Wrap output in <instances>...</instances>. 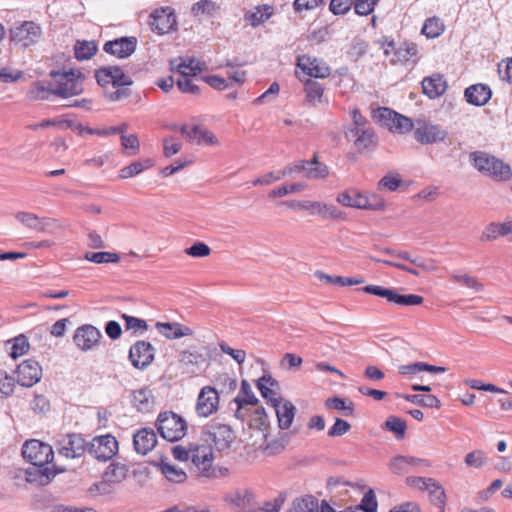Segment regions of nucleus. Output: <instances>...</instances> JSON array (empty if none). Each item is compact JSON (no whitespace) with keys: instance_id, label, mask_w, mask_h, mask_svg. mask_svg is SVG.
Listing matches in <instances>:
<instances>
[{"instance_id":"42","label":"nucleus","mask_w":512,"mask_h":512,"mask_svg":"<svg viewBox=\"0 0 512 512\" xmlns=\"http://www.w3.org/2000/svg\"><path fill=\"white\" fill-rule=\"evenodd\" d=\"M234 402L237 404V417H240L238 413L242 405H256L258 403L257 397L253 393L250 384L246 380L242 381L240 392L234 399Z\"/></svg>"},{"instance_id":"28","label":"nucleus","mask_w":512,"mask_h":512,"mask_svg":"<svg viewBox=\"0 0 512 512\" xmlns=\"http://www.w3.org/2000/svg\"><path fill=\"white\" fill-rule=\"evenodd\" d=\"M157 443V437L153 429L142 428L133 435V444L137 453L146 455Z\"/></svg>"},{"instance_id":"21","label":"nucleus","mask_w":512,"mask_h":512,"mask_svg":"<svg viewBox=\"0 0 512 512\" xmlns=\"http://www.w3.org/2000/svg\"><path fill=\"white\" fill-rule=\"evenodd\" d=\"M42 367L35 360L28 359L17 367V383L23 387H32L40 381Z\"/></svg>"},{"instance_id":"20","label":"nucleus","mask_w":512,"mask_h":512,"mask_svg":"<svg viewBox=\"0 0 512 512\" xmlns=\"http://www.w3.org/2000/svg\"><path fill=\"white\" fill-rule=\"evenodd\" d=\"M136 47V37L126 36L107 41L103 46V50L107 54L113 55L120 59H125L135 52Z\"/></svg>"},{"instance_id":"40","label":"nucleus","mask_w":512,"mask_h":512,"mask_svg":"<svg viewBox=\"0 0 512 512\" xmlns=\"http://www.w3.org/2000/svg\"><path fill=\"white\" fill-rule=\"evenodd\" d=\"M219 10V5L212 0H200L191 7V14L195 18L213 17Z\"/></svg>"},{"instance_id":"55","label":"nucleus","mask_w":512,"mask_h":512,"mask_svg":"<svg viewBox=\"0 0 512 512\" xmlns=\"http://www.w3.org/2000/svg\"><path fill=\"white\" fill-rule=\"evenodd\" d=\"M451 279L455 282L462 284L463 286L474 290L475 292H481L484 290V285L480 283L477 278L468 274H457L451 275Z\"/></svg>"},{"instance_id":"25","label":"nucleus","mask_w":512,"mask_h":512,"mask_svg":"<svg viewBox=\"0 0 512 512\" xmlns=\"http://www.w3.org/2000/svg\"><path fill=\"white\" fill-rule=\"evenodd\" d=\"M157 331L168 340H176L185 336H192L193 330L179 322H156Z\"/></svg>"},{"instance_id":"7","label":"nucleus","mask_w":512,"mask_h":512,"mask_svg":"<svg viewBox=\"0 0 512 512\" xmlns=\"http://www.w3.org/2000/svg\"><path fill=\"white\" fill-rule=\"evenodd\" d=\"M375 118L381 122L389 130H394L398 133H407L413 129V121L403 116L390 108L381 107L375 113Z\"/></svg>"},{"instance_id":"10","label":"nucleus","mask_w":512,"mask_h":512,"mask_svg":"<svg viewBox=\"0 0 512 512\" xmlns=\"http://www.w3.org/2000/svg\"><path fill=\"white\" fill-rule=\"evenodd\" d=\"M95 78L97 83L104 87H119V86H130L133 81L130 76L126 75L123 70L118 66H107L96 70Z\"/></svg>"},{"instance_id":"63","label":"nucleus","mask_w":512,"mask_h":512,"mask_svg":"<svg viewBox=\"0 0 512 512\" xmlns=\"http://www.w3.org/2000/svg\"><path fill=\"white\" fill-rule=\"evenodd\" d=\"M113 90L106 88L105 98L110 102L120 101L130 96L131 91L127 86L112 87Z\"/></svg>"},{"instance_id":"23","label":"nucleus","mask_w":512,"mask_h":512,"mask_svg":"<svg viewBox=\"0 0 512 512\" xmlns=\"http://www.w3.org/2000/svg\"><path fill=\"white\" fill-rule=\"evenodd\" d=\"M448 136L446 129L440 125L422 123L414 131V138L421 144H433L444 141Z\"/></svg>"},{"instance_id":"39","label":"nucleus","mask_w":512,"mask_h":512,"mask_svg":"<svg viewBox=\"0 0 512 512\" xmlns=\"http://www.w3.org/2000/svg\"><path fill=\"white\" fill-rule=\"evenodd\" d=\"M256 385L262 397L267 399L272 406L281 400V398L278 397V394L273 390V387L277 385V382L271 376H262L258 379Z\"/></svg>"},{"instance_id":"34","label":"nucleus","mask_w":512,"mask_h":512,"mask_svg":"<svg viewBox=\"0 0 512 512\" xmlns=\"http://www.w3.org/2000/svg\"><path fill=\"white\" fill-rule=\"evenodd\" d=\"M131 403L137 411L149 412L154 405L152 391L148 388H141L131 393Z\"/></svg>"},{"instance_id":"19","label":"nucleus","mask_w":512,"mask_h":512,"mask_svg":"<svg viewBox=\"0 0 512 512\" xmlns=\"http://www.w3.org/2000/svg\"><path fill=\"white\" fill-rule=\"evenodd\" d=\"M102 337L101 332L90 324L78 327L73 335L75 345L82 351L92 350Z\"/></svg>"},{"instance_id":"53","label":"nucleus","mask_w":512,"mask_h":512,"mask_svg":"<svg viewBox=\"0 0 512 512\" xmlns=\"http://www.w3.org/2000/svg\"><path fill=\"white\" fill-rule=\"evenodd\" d=\"M401 184L402 178L397 173L390 172L379 180L377 184V189L379 191L387 190L390 192H394L398 190Z\"/></svg>"},{"instance_id":"37","label":"nucleus","mask_w":512,"mask_h":512,"mask_svg":"<svg viewBox=\"0 0 512 512\" xmlns=\"http://www.w3.org/2000/svg\"><path fill=\"white\" fill-rule=\"evenodd\" d=\"M512 232V221L503 223L492 222L486 226L481 235V240L491 241L500 236H506Z\"/></svg>"},{"instance_id":"32","label":"nucleus","mask_w":512,"mask_h":512,"mask_svg":"<svg viewBox=\"0 0 512 512\" xmlns=\"http://www.w3.org/2000/svg\"><path fill=\"white\" fill-rule=\"evenodd\" d=\"M48 464L33 465L25 473L26 481L39 486H45L50 483L55 473L50 470Z\"/></svg>"},{"instance_id":"60","label":"nucleus","mask_w":512,"mask_h":512,"mask_svg":"<svg viewBox=\"0 0 512 512\" xmlns=\"http://www.w3.org/2000/svg\"><path fill=\"white\" fill-rule=\"evenodd\" d=\"M385 428L393 432L397 438H403L406 431V422L397 416H389Z\"/></svg>"},{"instance_id":"47","label":"nucleus","mask_w":512,"mask_h":512,"mask_svg":"<svg viewBox=\"0 0 512 512\" xmlns=\"http://www.w3.org/2000/svg\"><path fill=\"white\" fill-rule=\"evenodd\" d=\"M426 491L429 493L431 502L439 508L440 512H445L446 494L440 483L433 480Z\"/></svg>"},{"instance_id":"62","label":"nucleus","mask_w":512,"mask_h":512,"mask_svg":"<svg viewBox=\"0 0 512 512\" xmlns=\"http://www.w3.org/2000/svg\"><path fill=\"white\" fill-rule=\"evenodd\" d=\"M365 210H383L386 206L385 200L377 193L364 194Z\"/></svg>"},{"instance_id":"64","label":"nucleus","mask_w":512,"mask_h":512,"mask_svg":"<svg viewBox=\"0 0 512 512\" xmlns=\"http://www.w3.org/2000/svg\"><path fill=\"white\" fill-rule=\"evenodd\" d=\"M377 507L378 504L375 493L373 490L367 491L359 504V508L364 512H377Z\"/></svg>"},{"instance_id":"8","label":"nucleus","mask_w":512,"mask_h":512,"mask_svg":"<svg viewBox=\"0 0 512 512\" xmlns=\"http://www.w3.org/2000/svg\"><path fill=\"white\" fill-rule=\"evenodd\" d=\"M88 452L99 461H107L117 454L118 442L110 434L97 436L88 443Z\"/></svg>"},{"instance_id":"41","label":"nucleus","mask_w":512,"mask_h":512,"mask_svg":"<svg viewBox=\"0 0 512 512\" xmlns=\"http://www.w3.org/2000/svg\"><path fill=\"white\" fill-rule=\"evenodd\" d=\"M337 202L346 207L365 209L364 194L356 190L340 193L337 197Z\"/></svg>"},{"instance_id":"43","label":"nucleus","mask_w":512,"mask_h":512,"mask_svg":"<svg viewBox=\"0 0 512 512\" xmlns=\"http://www.w3.org/2000/svg\"><path fill=\"white\" fill-rule=\"evenodd\" d=\"M98 48L94 41L77 40L74 45V55L77 60L84 61L92 58Z\"/></svg>"},{"instance_id":"29","label":"nucleus","mask_w":512,"mask_h":512,"mask_svg":"<svg viewBox=\"0 0 512 512\" xmlns=\"http://www.w3.org/2000/svg\"><path fill=\"white\" fill-rule=\"evenodd\" d=\"M272 407L275 410L279 428H290L296 413V407L292 404V402L281 399Z\"/></svg>"},{"instance_id":"12","label":"nucleus","mask_w":512,"mask_h":512,"mask_svg":"<svg viewBox=\"0 0 512 512\" xmlns=\"http://www.w3.org/2000/svg\"><path fill=\"white\" fill-rule=\"evenodd\" d=\"M155 348L145 340H138L129 350V360L133 367L139 370L146 369L154 360Z\"/></svg>"},{"instance_id":"4","label":"nucleus","mask_w":512,"mask_h":512,"mask_svg":"<svg viewBox=\"0 0 512 512\" xmlns=\"http://www.w3.org/2000/svg\"><path fill=\"white\" fill-rule=\"evenodd\" d=\"M43 37V30L34 21H22L15 24L9 31L10 41L22 48L36 45Z\"/></svg>"},{"instance_id":"13","label":"nucleus","mask_w":512,"mask_h":512,"mask_svg":"<svg viewBox=\"0 0 512 512\" xmlns=\"http://www.w3.org/2000/svg\"><path fill=\"white\" fill-rule=\"evenodd\" d=\"M219 407L218 391L212 386H204L197 397L195 411L199 417L207 418Z\"/></svg>"},{"instance_id":"36","label":"nucleus","mask_w":512,"mask_h":512,"mask_svg":"<svg viewBox=\"0 0 512 512\" xmlns=\"http://www.w3.org/2000/svg\"><path fill=\"white\" fill-rule=\"evenodd\" d=\"M308 165H305L303 177L308 180L325 179L329 175V168L326 164L318 161L317 154H314L313 159L307 160Z\"/></svg>"},{"instance_id":"24","label":"nucleus","mask_w":512,"mask_h":512,"mask_svg":"<svg viewBox=\"0 0 512 512\" xmlns=\"http://www.w3.org/2000/svg\"><path fill=\"white\" fill-rule=\"evenodd\" d=\"M421 86L423 94L430 99L439 98L448 88L445 77L440 73H433L430 76L424 77Z\"/></svg>"},{"instance_id":"57","label":"nucleus","mask_w":512,"mask_h":512,"mask_svg":"<svg viewBox=\"0 0 512 512\" xmlns=\"http://www.w3.org/2000/svg\"><path fill=\"white\" fill-rule=\"evenodd\" d=\"M29 350V342L26 336L19 335L13 339V344L9 355L13 359H17L18 357L26 354Z\"/></svg>"},{"instance_id":"35","label":"nucleus","mask_w":512,"mask_h":512,"mask_svg":"<svg viewBox=\"0 0 512 512\" xmlns=\"http://www.w3.org/2000/svg\"><path fill=\"white\" fill-rule=\"evenodd\" d=\"M128 466L119 462L110 463L104 470L102 476L114 487L122 483L128 475Z\"/></svg>"},{"instance_id":"49","label":"nucleus","mask_w":512,"mask_h":512,"mask_svg":"<svg viewBox=\"0 0 512 512\" xmlns=\"http://www.w3.org/2000/svg\"><path fill=\"white\" fill-rule=\"evenodd\" d=\"M115 487L110 484L103 476H101V480L94 482L87 489V494L91 498H96L99 496H107L114 493Z\"/></svg>"},{"instance_id":"30","label":"nucleus","mask_w":512,"mask_h":512,"mask_svg":"<svg viewBox=\"0 0 512 512\" xmlns=\"http://www.w3.org/2000/svg\"><path fill=\"white\" fill-rule=\"evenodd\" d=\"M15 217L25 227L36 232L48 231L52 222V220L49 218L39 217L38 215L31 212H18Z\"/></svg>"},{"instance_id":"17","label":"nucleus","mask_w":512,"mask_h":512,"mask_svg":"<svg viewBox=\"0 0 512 512\" xmlns=\"http://www.w3.org/2000/svg\"><path fill=\"white\" fill-rule=\"evenodd\" d=\"M180 132L192 144L199 146H216L219 144L217 137L211 131L199 125H182Z\"/></svg>"},{"instance_id":"18","label":"nucleus","mask_w":512,"mask_h":512,"mask_svg":"<svg viewBox=\"0 0 512 512\" xmlns=\"http://www.w3.org/2000/svg\"><path fill=\"white\" fill-rule=\"evenodd\" d=\"M190 461L205 477L214 476L212 468L213 452L210 446L200 445L191 449Z\"/></svg>"},{"instance_id":"27","label":"nucleus","mask_w":512,"mask_h":512,"mask_svg":"<svg viewBox=\"0 0 512 512\" xmlns=\"http://www.w3.org/2000/svg\"><path fill=\"white\" fill-rule=\"evenodd\" d=\"M492 96L491 88L482 83L473 84L467 87L464 91L466 101L474 106L485 105Z\"/></svg>"},{"instance_id":"45","label":"nucleus","mask_w":512,"mask_h":512,"mask_svg":"<svg viewBox=\"0 0 512 512\" xmlns=\"http://www.w3.org/2000/svg\"><path fill=\"white\" fill-rule=\"evenodd\" d=\"M399 397H402L406 401L417 404L422 407L440 408L441 406L440 400L436 396L431 394H403L399 395Z\"/></svg>"},{"instance_id":"3","label":"nucleus","mask_w":512,"mask_h":512,"mask_svg":"<svg viewBox=\"0 0 512 512\" xmlns=\"http://www.w3.org/2000/svg\"><path fill=\"white\" fill-rule=\"evenodd\" d=\"M159 434L169 442L181 440L187 431L186 421L174 412L160 413L156 423Z\"/></svg>"},{"instance_id":"58","label":"nucleus","mask_w":512,"mask_h":512,"mask_svg":"<svg viewBox=\"0 0 512 512\" xmlns=\"http://www.w3.org/2000/svg\"><path fill=\"white\" fill-rule=\"evenodd\" d=\"M121 318L124 321L125 329L133 330L134 333L139 332L142 334L148 328L147 322L144 319H140L127 314H122Z\"/></svg>"},{"instance_id":"54","label":"nucleus","mask_w":512,"mask_h":512,"mask_svg":"<svg viewBox=\"0 0 512 512\" xmlns=\"http://www.w3.org/2000/svg\"><path fill=\"white\" fill-rule=\"evenodd\" d=\"M84 258L96 264L117 263L120 260L119 255L112 252H86Z\"/></svg>"},{"instance_id":"46","label":"nucleus","mask_w":512,"mask_h":512,"mask_svg":"<svg viewBox=\"0 0 512 512\" xmlns=\"http://www.w3.org/2000/svg\"><path fill=\"white\" fill-rule=\"evenodd\" d=\"M160 470L165 478L170 482L183 483L187 479L186 472L178 466L163 462L160 464Z\"/></svg>"},{"instance_id":"51","label":"nucleus","mask_w":512,"mask_h":512,"mask_svg":"<svg viewBox=\"0 0 512 512\" xmlns=\"http://www.w3.org/2000/svg\"><path fill=\"white\" fill-rule=\"evenodd\" d=\"M443 31V22L437 17L428 18L424 22V25L421 30L422 34H424L427 38L430 39L440 36Z\"/></svg>"},{"instance_id":"31","label":"nucleus","mask_w":512,"mask_h":512,"mask_svg":"<svg viewBox=\"0 0 512 512\" xmlns=\"http://www.w3.org/2000/svg\"><path fill=\"white\" fill-rule=\"evenodd\" d=\"M325 88L315 80L307 79L304 82L305 102L312 107H316L328 101L324 97Z\"/></svg>"},{"instance_id":"44","label":"nucleus","mask_w":512,"mask_h":512,"mask_svg":"<svg viewBox=\"0 0 512 512\" xmlns=\"http://www.w3.org/2000/svg\"><path fill=\"white\" fill-rule=\"evenodd\" d=\"M264 11L261 10V7H256L254 10L247 11L244 14V20L248 22L252 27H258L263 24L266 20H268L272 13L271 7L265 5L263 7Z\"/></svg>"},{"instance_id":"48","label":"nucleus","mask_w":512,"mask_h":512,"mask_svg":"<svg viewBox=\"0 0 512 512\" xmlns=\"http://www.w3.org/2000/svg\"><path fill=\"white\" fill-rule=\"evenodd\" d=\"M288 512H319L318 500L310 495L297 499Z\"/></svg>"},{"instance_id":"5","label":"nucleus","mask_w":512,"mask_h":512,"mask_svg":"<svg viewBox=\"0 0 512 512\" xmlns=\"http://www.w3.org/2000/svg\"><path fill=\"white\" fill-rule=\"evenodd\" d=\"M365 293L386 298L388 302L400 306H416L423 303V297L416 294L401 295L396 290L378 285H367L362 288Z\"/></svg>"},{"instance_id":"56","label":"nucleus","mask_w":512,"mask_h":512,"mask_svg":"<svg viewBox=\"0 0 512 512\" xmlns=\"http://www.w3.org/2000/svg\"><path fill=\"white\" fill-rule=\"evenodd\" d=\"M54 88L44 86L41 82H36L28 91L27 96L30 100H49L53 95Z\"/></svg>"},{"instance_id":"59","label":"nucleus","mask_w":512,"mask_h":512,"mask_svg":"<svg viewBox=\"0 0 512 512\" xmlns=\"http://www.w3.org/2000/svg\"><path fill=\"white\" fill-rule=\"evenodd\" d=\"M203 361L202 355L198 352L184 351L180 356V362L187 367H191L189 370L191 373H195L196 368H198L199 364Z\"/></svg>"},{"instance_id":"9","label":"nucleus","mask_w":512,"mask_h":512,"mask_svg":"<svg viewBox=\"0 0 512 512\" xmlns=\"http://www.w3.org/2000/svg\"><path fill=\"white\" fill-rule=\"evenodd\" d=\"M57 450L63 457L70 459L79 458L88 451V443H86L81 434H66L58 440Z\"/></svg>"},{"instance_id":"16","label":"nucleus","mask_w":512,"mask_h":512,"mask_svg":"<svg viewBox=\"0 0 512 512\" xmlns=\"http://www.w3.org/2000/svg\"><path fill=\"white\" fill-rule=\"evenodd\" d=\"M290 206L309 211L311 215H318L324 219H338L341 216L336 206L319 201H293Z\"/></svg>"},{"instance_id":"26","label":"nucleus","mask_w":512,"mask_h":512,"mask_svg":"<svg viewBox=\"0 0 512 512\" xmlns=\"http://www.w3.org/2000/svg\"><path fill=\"white\" fill-rule=\"evenodd\" d=\"M171 70L180 74V77L196 76L202 71L201 63L194 57L183 58L178 57L171 60Z\"/></svg>"},{"instance_id":"22","label":"nucleus","mask_w":512,"mask_h":512,"mask_svg":"<svg viewBox=\"0 0 512 512\" xmlns=\"http://www.w3.org/2000/svg\"><path fill=\"white\" fill-rule=\"evenodd\" d=\"M297 67L313 78L324 79L331 74L330 67L323 60L308 55H301L297 58Z\"/></svg>"},{"instance_id":"6","label":"nucleus","mask_w":512,"mask_h":512,"mask_svg":"<svg viewBox=\"0 0 512 512\" xmlns=\"http://www.w3.org/2000/svg\"><path fill=\"white\" fill-rule=\"evenodd\" d=\"M22 455L32 465H42L51 462L54 452L49 444L31 439L23 444Z\"/></svg>"},{"instance_id":"33","label":"nucleus","mask_w":512,"mask_h":512,"mask_svg":"<svg viewBox=\"0 0 512 512\" xmlns=\"http://www.w3.org/2000/svg\"><path fill=\"white\" fill-rule=\"evenodd\" d=\"M417 45L414 43H404L394 51V56L390 59L391 64L415 65L417 62Z\"/></svg>"},{"instance_id":"61","label":"nucleus","mask_w":512,"mask_h":512,"mask_svg":"<svg viewBox=\"0 0 512 512\" xmlns=\"http://www.w3.org/2000/svg\"><path fill=\"white\" fill-rule=\"evenodd\" d=\"M464 462L468 467L481 468L486 464L485 452L481 450H474L469 452L465 456Z\"/></svg>"},{"instance_id":"1","label":"nucleus","mask_w":512,"mask_h":512,"mask_svg":"<svg viewBox=\"0 0 512 512\" xmlns=\"http://www.w3.org/2000/svg\"><path fill=\"white\" fill-rule=\"evenodd\" d=\"M469 159L473 167L482 175L497 182H506L512 178L509 164L484 151L470 153Z\"/></svg>"},{"instance_id":"2","label":"nucleus","mask_w":512,"mask_h":512,"mask_svg":"<svg viewBox=\"0 0 512 512\" xmlns=\"http://www.w3.org/2000/svg\"><path fill=\"white\" fill-rule=\"evenodd\" d=\"M49 75L56 84L53 95L57 97L66 99L80 95L84 91L83 82L85 77L79 70H52Z\"/></svg>"},{"instance_id":"15","label":"nucleus","mask_w":512,"mask_h":512,"mask_svg":"<svg viewBox=\"0 0 512 512\" xmlns=\"http://www.w3.org/2000/svg\"><path fill=\"white\" fill-rule=\"evenodd\" d=\"M207 441H211L218 451H226L235 439L234 431L226 424L214 423L207 430Z\"/></svg>"},{"instance_id":"52","label":"nucleus","mask_w":512,"mask_h":512,"mask_svg":"<svg viewBox=\"0 0 512 512\" xmlns=\"http://www.w3.org/2000/svg\"><path fill=\"white\" fill-rule=\"evenodd\" d=\"M16 387V380L6 371L0 369V399L10 397Z\"/></svg>"},{"instance_id":"11","label":"nucleus","mask_w":512,"mask_h":512,"mask_svg":"<svg viewBox=\"0 0 512 512\" xmlns=\"http://www.w3.org/2000/svg\"><path fill=\"white\" fill-rule=\"evenodd\" d=\"M345 136L349 141L353 142V145L359 152L374 149L378 142L375 131L371 127H349L345 132Z\"/></svg>"},{"instance_id":"38","label":"nucleus","mask_w":512,"mask_h":512,"mask_svg":"<svg viewBox=\"0 0 512 512\" xmlns=\"http://www.w3.org/2000/svg\"><path fill=\"white\" fill-rule=\"evenodd\" d=\"M227 500L241 510L254 506V494L250 489H237L233 491Z\"/></svg>"},{"instance_id":"50","label":"nucleus","mask_w":512,"mask_h":512,"mask_svg":"<svg viewBox=\"0 0 512 512\" xmlns=\"http://www.w3.org/2000/svg\"><path fill=\"white\" fill-rule=\"evenodd\" d=\"M421 460L409 456H397L390 461V469L395 474H403L407 472L409 466L417 465Z\"/></svg>"},{"instance_id":"14","label":"nucleus","mask_w":512,"mask_h":512,"mask_svg":"<svg viewBox=\"0 0 512 512\" xmlns=\"http://www.w3.org/2000/svg\"><path fill=\"white\" fill-rule=\"evenodd\" d=\"M150 25L153 32L164 35L176 29V16L170 7L156 9L150 15Z\"/></svg>"}]
</instances>
